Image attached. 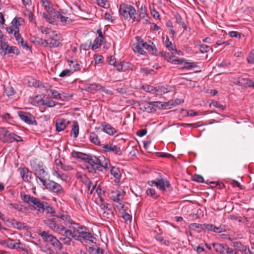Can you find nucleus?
I'll return each mask as SVG.
<instances>
[{"label": "nucleus", "mask_w": 254, "mask_h": 254, "mask_svg": "<svg viewBox=\"0 0 254 254\" xmlns=\"http://www.w3.org/2000/svg\"><path fill=\"white\" fill-rule=\"evenodd\" d=\"M171 185L170 183L164 178L157 179V188L161 190L165 191L166 188H170Z\"/></svg>", "instance_id": "obj_19"}, {"label": "nucleus", "mask_w": 254, "mask_h": 254, "mask_svg": "<svg viewBox=\"0 0 254 254\" xmlns=\"http://www.w3.org/2000/svg\"><path fill=\"white\" fill-rule=\"evenodd\" d=\"M56 16L57 18L59 19L62 23L66 22V20L68 18L67 17H65L59 13H58L56 14Z\"/></svg>", "instance_id": "obj_64"}, {"label": "nucleus", "mask_w": 254, "mask_h": 254, "mask_svg": "<svg viewBox=\"0 0 254 254\" xmlns=\"http://www.w3.org/2000/svg\"><path fill=\"white\" fill-rule=\"evenodd\" d=\"M108 62L110 65L115 66L117 63L116 59L113 56H110L108 57Z\"/></svg>", "instance_id": "obj_62"}, {"label": "nucleus", "mask_w": 254, "mask_h": 254, "mask_svg": "<svg viewBox=\"0 0 254 254\" xmlns=\"http://www.w3.org/2000/svg\"><path fill=\"white\" fill-rule=\"evenodd\" d=\"M176 20L177 22L179 24L182 26V27H183L184 30L187 29V25L185 24V23L184 22V21L183 20V19L181 16H180V15L176 16Z\"/></svg>", "instance_id": "obj_47"}, {"label": "nucleus", "mask_w": 254, "mask_h": 254, "mask_svg": "<svg viewBox=\"0 0 254 254\" xmlns=\"http://www.w3.org/2000/svg\"><path fill=\"white\" fill-rule=\"evenodd\" d=\"M212 105L213 106L221 109V110H224L225 109V106H224V105H223L222 104H220L217 101H212Z\"/></svg>", "instance_id": "obj_60"}, {"label": "nucleus", "mask_w": 254, "mask_h": 254, "mask_svg": "<svg viewBox=\"0 0 254 254\" xmlns=\"http://www.w3.org/2000/svg\"><path fill=\"white\" fill-rule=\"evenodd\" d=\"M116 67L118 71H126V70L132 69V65L128 62H120L117 63L114 66Z\"/></svg>", "instance_id": "obj_21"}, {"label": "nucleus", "mask_w": 254, "mask_h": 254, "mask_svg": "<svg viewBox=\"0 0 254 254\" xmlns=\"http://www.w3.org/2000/svg\"><path fill=\"white\" fill-rule=\"evenodd\" d=\"M29 84L30 86L39 88H44L45 87L44 85L41 82L33 78L31 79V80L29 81Z\"/></svg>", "instance_id": "obj_33"}, {"label": "nucleus", "mask_w": 254, "mask_h": 254, "mask_svg": "<svg viewBox=\"0 0 254 254\" xmlns=\"http://www.w3.org/2000/svg\"><path fill=\"white\" fill-rule=\"evenodd\" d=\"M102 127L104 131L109 135H113L116 132V129L109 124H105V123H104V124H102Z\"/></svg>", "instance_id": "obj_30"}, {"label": "nucleus", "mask_w": 254, "mask_h": 254, "mask_svg": "<svg viewBox=\"0 0 254 254\" xmlns=\"http://www.w3.org/2000/svg\"><path fill=\"white\" fill-rule=\"evenodd\" d=\"M153 106L154 107V109H155V112L156 111V109H169V107H168L167 102H162L160 101H156V102H152Z\"/></svg>", "instance_id": "obj_24"}, {"label": "nucleus", "mask_w": 254, "mask_h": 254, "mask_svg": "<svg viewBox=\"0 0 254 254\" xmlns=\"http://www.w3.org/2000/svg\"><path fill=\"white\" fill-rule=\"evenodd\" d=\"M163 42L165 47L169 51H175V52H177V50L176 49H175V46L173 45L172 42L170 41L169 38L168 36L166 37V39H165L164 37L163 38Z\"/></svg>", "instance_id": "obj_27"}, {"label": "nucleus", "mask_w": 254, "mask_h": 254, "mask_svg": "<svg viewBox=\"0 0 254 254\" xmlns=\"http://www.w3.org/2000/svg\"><path fill=\"white\" fill-rule=\"evenodd\" d=\"M44 211H45L47 214H51L52 215H54L55 213V211L54 210L53 208L48 203L45 205L44 208Z\"/></svg>", "instance_id": "obj_46"}, {"label": "nucleus", "mask_w": 254, "mask_h": 254, "mask_svg": "<svg viewBox=\"0 0 254 254\" xmlns=\"http://www.w3.org/2000/svg\"><path fill=\"white\" fill-rule=\"evenodd\" d=\"M89 139L91 143L96 145L100 146V140L98 136L94 132L90 133Z\"/></svg>", "instance_id": "obj_29"}, {"label": "nucleus", "mask_w": 254, "mask_h": 254, "mask_svg": "<svg viewBox=\"0 0 254 254\" xmlns=\"http://www.w3.org/2000/svg\"><path fill=\"white\" fill-rule=\"evenodd\" d=\"M121 192L120 191H115L112 190L110 193V197L114 201L117 202L121 205V208H123L124 205L120 202L121 200Z\"/></svg>", "instance_id": "obj_22"}, {"label": "nucleus", "mask_w": 254, "mask_h": 254, "mask_svg": "<svg viewBox=\"0 0 254 254\" xmlns=\"http://www.w3.org/2000/svg\"><path fill=\"white\" fill-rule=\"evenodd\" d=\"M40 103L42 105L47 107H53L56 105L55 102L50 98L48 97L41 99Z\"/></svg>", "instance_id": "obj_25"}, {"label": "nucleus", "mask_w": 254, "mask_h": 254, "mask_svg": "<svg viewBox=\"0 0 254 254\" xmlns=\"http://www.w3.org/2000/svg\"><path fill=\"white\" fill-rule=\"evenodd\" d=\"M119 14L122 16L125 20L130 21L132 20V22L140 21V19L137 18V13L135 8L131 5L122 3L120 5Z\"/></svg>", "instance_id": "obj_4"}, {"label": "nucleus", "mask_w": 254, "mask_h": 254, "mask_svg": "<svg viewBox=\"0 0 254 254\" xmlns=\"http://www.w3.org/2000/svg\"><path fill=\"white\" fill-rule=\"evenodd\" d=\"M137 43L132 45V49L134 52L139 53L141 55H145L146 52L142 49L141 42L142 39L139 37H136Z\"/></svg>", "instance_id": "obj_17"}, {"label": "nucleus", "mask_w": 254, "mask_h": 254, "mask_svg": "<svg viewBox=\"0 0 254 254\" xmlns=\"http://www.w3.org/2000/svg\"><path fill=\"white\" fill-rule=\"evenodd\" d=\"M57 176L61 178L63 181H66L68 179V176L61 172H56Z\"/></svg>", "instance_id": "obj_61"}, {"label": "nucleus", "mask_w": 254, "mask_h": 254, "mask_svg": "<svg viewBox=\"0 0 254 254\" xmlns=\"http://www.w3.org/2000/svg\"><path fill=\"white\" fill-rule=\"evenodd\" d=\"M43 17L46 19V20L50 23H54V18L51 16H49L47 14L43 13Z\"/></svg>", "instance_id": "obj_59"}, {"label": "nucleus", "mask_w": 254, "mask_h": 254, "mask_svg": "<svg viewBox=\"0 0 254 254\" xmlns=\"http://www.w3.org/2000/svg\"><path fill=\"white\" fill-rule=\"evenodd\" d=\"M69 123V122H67L66 120L64 119L57 120L56 122V130L58 132L63 131Z\"/></svg>", "instance_id": "obj_18"}, {"label": "nucleus", "mask_w": 254, "mask_h": 254, "mask_svg": "<svg viewBox=\"0 0 254 254\" xmlns=\"http://www.w3.org/2000/svg\"><path fill=\"white\" fill-rule=\"evenodd\" d=\"M77 228H72L71 230L67 229L65 227H62L58 230V232H65L66 235H69L75 240L82 242L83 240L88 241L93 243L95 238L93 234L89 231V230L85 227L80 226L78 224Z\"/></svg>", "instance_id": "obj_1"}, {"label": "nucleus", "mask_w": 254, "mask_h": 254, "mask_svg": "<svg viewBox=\"0 0 254 254\" xmlns=\"http://www.w3.org/2000/svg\"><path fill=\"white\" fill-rule=\"evenodd\" d=\"M45 224L52 230L56 233H57L60 235L65 236L64 237H61L60 238V240L62 241L64 244L70 246L73 244V242L71 239L69 237V235H66L64 231L63 232H58V230L62 227H65L63 225L60 224H57L55 221L51 219H48L45 221Z\"/></svg>", "instance_id": "obj_5"}, {"label": "nucleus", "mask_w": 254, "mask_h": 254, "mask_svg": "<svg viewBox=\"0 0 254 254\" xmlns=\"http://www.w3.org/2000/svg\"><path fill=\"white\" fill-rule=\"evenodd\" d=\"M79 127L78 123L76 121H74L72 126L70 135H73L74 138H76L79 134Z\"/></svg>", "instance_id": "obj_28"}, {"label": "nucleus", "mask_w": 254, "mask_h": 254, "mask_svg": "<svg viewBox=\"0 0 254 254\" xmlns=\"http://www.w3.org/2000/svg\"><path fill=\"white\" fill-rule=\"evenodd\" d=\"M50 92L54 99L57 100H62L60 93H59L57 90L52 89L50 90Z\"/></svg>", "instance_id": "obj_50"}, {"label": "nucleus", "mask_w": 254, "mask_h": 254, "mask_svg": "<svg viewBox=\"0 0 254 254\" xmlns=\"http://www.w3.org/2000/svg\"><path fill=\"white\" fill-rule=\"evenodd\" d=\"M0 244L10 249H19L24 250L25 247V245L21 243L19 240L14 242V241L10 238L6 240H0Z\"/></svg>", "instance_id": "obj_7"}, {"label": "nucleus", "mask_w": 254, "mask_h": 254, "mask_svg": "<svg viewBox=\"0 0 254 254\" xmlns=\"http://www.w3.org/2000/svg\"><path fill=\"white\" fill-rule=\"evenodd\" d=\"M210 50H211V48L206 45L201 44L200 45V51L201 53L208 52Z\"/></svg>", "instance_id": "obj_53"}, {"label": "nucleus", "mask_w": 254, "mask_h": 254, "mask_svg": "<svg viewBox=\"0 0 254 254\" xmlns=\"http://www.w3.org/2000/svg\"><path fill=\"white\" fill-rule=\"evenodd\" d=\"M89 155L85 154L82 152H76V156L78 158L82 159L83 160L87 161L89 157Z\"/></svg>", "instance_id": "obj_56"}, {"label": "nucleus", "mask_w": 254, "mask_h": 254, "mask_svg": "<svg viewBox=\"0 0 254 254\" xmlns=\"http://www.w3.org/2000/svg\"><path fill=\"white\" fill-rule=\"evenodd\" d=\"M142 107L144 111L148 113L155 112V109L153 106L152 102H145L142 104Z\"/></svg>", "instance_id": "obj_32"}, {"label": "nucleus", "mask_w": 254, "mask_h": 254, "mask_svg": "<svg viewBox=\"0 0 254 254\" xmlns=\"http://www.w3.org/2000/svg\"><path fill=\"white\" fill-rule=\"evenodd\" d=\"M226 244H221L218 243H213L211 244L212 248L214 249L217 253L220 254H226L225 250L226 248Z\"/></svg>", "instance_id": "obj_20"}, {"label": "nucleus", "mask_w": 254, "mask_h": 254, "mask_svg": "<svg viewBox=\"0 0 254 254\" xmlns=\"http://www.w3.org/2000/svg\"><path fill=\"white\" fill-rule=\"evenodd\" d=\"M233 83L235 85L245 87H254V82L249 78L241 77L234 78L233 79Z\"/></svg>", "instance_id": "obj_12"}, {"label": "nucleus", "mask_w": 254, "mask_h": 254, "mask_svg": "<svg viewBox=\"0 0 254 254\" xmlns=\"http://www.w3.org/2000/svg\"><path fill=\"white\" fill-rule=\"evenodd\" d=\"M141 88L147 92H151L154 91H156V88H155L152 86L149 85H144L142 86Z\"/></svg>", "instance_id": "obj_49"}, {"label": "nucleus", "mask_w": 254, "mask_h": 254, "mask_svg": "<svg viewBox=\"0 0 254 254\" xmlns=\"http://www.w3.org/2000/svg\"><path fill=\"white\" fill-rule=\"evenodd\" d=\"M97 4L102 7L107 8L109 4L107 0H97Z\"/></svg>", "instance_id": "obj_48"}, {"label": "nucleus", "mask_w": 254, "mask_h": 254, "mask_svg": "<svg viewBox=\"0 0 254 254\" xmlns=\"http://www.w3.org/2000/svg\"><path fill=\"white\" fill-rule=\"evenodd\" d=\"M44 189L49 191L57 194H62L64 193V189L59 184L52 180H48L45 182V184L42 185Z\"/></svg>", "instance_id": "obj_9"}, {"label": "nucleus", "mask_w": 254, "mask_h": 254, "mask_svg": "<svg viewBox=\"0 0 254 254\" xmlns=\"http://www.w3.org/2000/svg\"><path fill=\"white\" fill-rule=\"evenodd\" d=\"M140 70L145 75H147L148 74H153L155 73V71L153 69H150L147 68H142L140 69Z\"/></svg>", "instance_id": "obj_57"}, {"label": "nucleus", "mask_w": 254, "mask_h": 254, "mask_svg": "<svg viewBox=\"0 0 254 254\" xmlns=\"http://www.w3.org/2000/svg\"><path fill=\"white\" fill-rule=\"evenodd\" d=\"M11 223L14 228L20 230L27 229L28 227L25 223L20 222H18L15 219L11 220Z\"/></svg>", "instance_id": "obj_26"}, {"label": "nucleus", "mask_w": 254, "mask_h": 254, "mask_svg": "<svg viewBox=\"0 0 254 254\" xmlns=\"http://www.w3.org/2000/svg\"><path fill=\"white\" fill-rule=\"evenodd\" d=\"M20 176L24 182H28L31 179L32 172L26 167L19 168Z\"/></svg>", "instance_id": "obj_15"}, {"label": "nucleus", "mask_w": 254, "mask_h": 254, "mask_svg": "<svg viewBox=\"0 0 254 254\" xmlns=\"http://www.w3.org/2000/svg\"><path fill=\"white\" fill-rule=\"evenodd\" d=\"M189 227L192 230L197 231L198 232H201L203 230V224L194 223L190 224Z\"/></svg>", "instance_id": "obj_38"}, {"label": "nucleus", "mask_w": 254, "mask_h": 254, "mask_svg": "<svg viewBox=\"0 0 254 254\" xmlns=\"http://www.w3.org/2000/svg\"><path fill=\"white\" fill-rule=\"evenodd\" d=\"M34 197V196H31L28 194L21 195V198L23 200V201L29 205H31V202Z\"/></svg>", "instance_id": "obj_40"}, {"label": "nucleus", "mask_w": 254, "mask_h": 254, "mask_svg": "<svg viewBox=\"0 0 254 254\" xmlns=\"http://www.w3.org/2000/svg\"><path fill=\"white\" fill-rule=\"evenodd\" d=\"M170 88L168 86L158 87L156 89V91L161 94H165L170 91Z\"/></svg>", "instance_id": "obj_41"}, {"label": "nucleus", "mask_w": 254, "mask_h": 254, "mask_svg": "<svg viewBox=\"0 0 254 254\" xmlns=\"http://www.w3.org/2000/svg\"><path fill=\"white\" fill-rule=\"evenodd\" d=\"M203 230H207L209 231H215V226L211 224H203Z\"/></svg>", "instance_id": "obj_45"}, {"label": "nucleus", "mask_w": 254, "mask_h": 254, "mask_svg": "<svg viewBox=\"0 0 254 254\" xmlns=\"http://www.w3.org/2000/svg\"><path fill=\"white\" fill-rule=\"evenodd\" d=\"M184 66L182 67V68H186L188 69H190L193 67H195L196 66L195 64L194 63H190V62H187L185 61V62L183 64Z\"/></svg>", "instance_id": "obj_43"}, {"label": "nucleus", "mask_w": 254, "mask_h": 254, "mask_svg": "<svg viewBox=\"0 0 254 254\" xmlns=\"http://www.w3.org/2000/svg\"><path fill=\"white\" fill-rule=\"evenodd\" d=\"M19 18H14L12 22V25L6 28V31L10 34H13L18 44L20 45L24 49H28V46L26 42H25L19 34Z\"/></svg>", "instance_id": "obj_3"}, {"label": "nucleus", "mask_w": 254, "mask_h": 254, "mask_svg": "<svg viewBox=\"0 0 254 254\" xmlns=\"http://www.w3.org/2000/svg\"><path fill=\"white\" fill-rule=\"evenodd\" d=\"M94 60L96 64H99L103 63V57L99 54H96L94 57Z\"/></svg>", "instance_id": "obj_42"}, {"label": "nucleus", "mask_w": 254, "mask_h": 254, "mask_svg": "<svg viewBox=\"0 0 254 254\" xmlns=\"http://www.w3.org/2000/svg\"><path fill=\"white\" fill-rule=\"evenodd\" d=\"M41 236L43 239L51 244L54 247L58 250H62L63 248V244L53 235L49 234L48 232L43 231Z\"/></svg>", "instance_id": "obj_8"}, {"label": "nucleus", "mask_w": 254, "mask_h": 254, "mask_svg": "<svg viewBox=\"0 0 254 254\" xmlns=\"http://www.w3.org/2000/svg\"><path fill=\"white\" fill-rule=\"evenodd\" d=\"M103 41L100 38H96L91 45V49L94 50L99 48L102 45Z\"/></svg>", "instance_id": "obj_35"}, {"label": "nucleus", "mask_w": 254, "mask_h": 254, "mask_svg": "<svg viewBox=\"0 0 254 254\" xmlns=\"http://www.w3.org/2000/svg\"><path fill=\"white\" fill-rule=\"evenodd\" d=\"M162 57L164 58L167 61L171 63V59L172 56H171L169 53L166 52H163L161 53Z\"/></svg>", "instance_id": "obj_55"}, {"label": "nucleus", "mask_w": 254, "mask_h": 254, "mask_svg": "<svg viewBox=\"0 0 254 254\" xmlns=\"http://www.w3.org/2000/svg\"><path fill=\"white\" fill-rule=\"evenodd\" d=\"M192 180L193 181L198 182V183H203L204 182V179L202 176L200 175L195 174L192 177Z\"/></svg>", "instance_id": "obj_51"}, {"label": "nucleus", "mask_w": 254, "mask_h": 254, "mask_svg": "<svg viewBox=\"0 0 254 254\" xmlns=\"http://www.w3.org/2000/svg\"><path fill=\"white\" fill-rule=\"evenodd\" d=\"M183 100H181L179 99H176L175 100H169L167 102V104L168 107H169V109L171 108L173 106H175L176 105L180 104L181 103L183 102Z\"/></svg>", "instance_id": "obj_39"}, {"label": "nucleus", "mask_w": 254, "mask_h": 254, "mask_svg": "<svg viewBox=\"0 0 254 254\" xmlns=\"http://www.w3.org/2000/svg\"><path fill=\"white\" fill-rule=\"evenodd\" d=\"M33 169L35 172L36 181H38V180H39L42 185L45 184L48 175L47 172L45 171L43 165L39 164L37 166H34Z\"/></svg>", "instance_id": "obj_10"}, {"label": "nucleus", "mask_w": 254, "mask_h": 254, "mask_svg": "<svg viewBox=\"0 0 254 254\" xmlns=\"http://www.w3.org/2000/svg\"><path fill=\"white\" fill-rule=\"evenodd\" d=\"M57 218H58L64 221V226L65 228L67 225H78V223H75L73 220H72L70 216L64 213H59L58 215H55Z\"/></svg>", "instance_id": "obj_13"}, {"label": "nucleus", "mask_w": 254, "mask_h": 254, "mask_svg": "<svg viewBox=\"0 0 254 254\" xmlns=\"http://www.w3.org/2000/svg\"><path fill=\"white\" fill-rule=\"evenodd\" d=\"M9 205L11 206L14 209L20 212H24L26 209L22 205L19 203H10Z\"/></svg>", "instance_id": "obj_37"}, {"label": "nucleus", "mask_w": 254, "mask_h": 254, "mask_svg": "<svg viewBox=\"0 0 254 254\" xmlns=\"http://www.w3.org/2000/svg\"><path fill=\"white\" fill-rule=\"evenodd\" d=\"M247 61L249 64H254V49L250 53Z\"/></svg>", "instance_id": "obj_52"}, {"label": "nucleus", "mask_w": 254, "mask_h": 254, "mask_svg": "<svg viewBox=\"0 0 254 254\" xmlns=\"http://www.w3.org/2000/svg\"><path fill=\"white\" fill-rule=\"evenodd\" d=\"M226 254H237V252L233 250L232 248H230L227 245H226V250H225Z\"/></svg>", "instance_id": "obj_63"}, {"label": "nucleus", "mask_w": 254, "mask_h": 254, "mask_svg": "<svg viewBox=\"0 0 254 254\" xmlns=\"http://www.w3.org/2000/svg\"><path fill=\"white\" fill-rule=\"evenodd\" d=\"M45 42L46 45L49 46L50 47H57L60 44V42L53 38H50L49 40H45Z\"/></svg>", "instance_id": "obj_34"}, {"label": "nucleus", "mask_w": 254, "mask_h": 254, "mask_svg": "<svg viewBox=\"0 0 254 254\" xmlns=\"http://www.w3.org/2000/svg\"><path fill=\"white\" fill-rule=\"evenodd\" d=\"M110 173L116 179H120L121 175L119 168L112 167L110 170Z\"/></svg>", "instance_id": "obj_36"}, {"label": "nucleus", "mask_w": 254, "mask_h": 254, "mask_svg": "<svg viewBox=\"0 0 254 254\" xmlns=\"http://www.w3.org/2000/svg\"><path fill=\"white\" fill-rule=\"evenodd\" d=\"M110 165L109 159L104 156L97 158L95 156L89 155L86 162V167L90 173H95L96 171L103 172L109 168Z\"/></svg>", "instance_id": "obj_2"}, {"label": "nucleus", "mask_w": 254, "mask_h": 254, "mask_svg": "<svg viewBox=\"0 0 254 254\" xmlns=\"http://www.w3.org/2000/svg\"><path fill=\"white\" fill-rule=\"evenodd\" d=\"M18 115L20 119L29 125H37L35 117L29 113L22 111L18 112Z\"/></svg>", "instance_id": "obj_11"}, {"label": "nucleus", "mask_w": 254, "mask_h": 254, "mask_svg": "<svg viewBox=\"0 0 254 254\" xmlns=\"http://www.w3.org/2000/svg\"><path fill=\"white\" fill-rule=\"evenodd\" d=\"M0 140L3 142H12L14 141H21V137L14 133L9 132L3 127H0Z\"/></svg>", "instance_id": "obj_6"}, {"label": "nucleus", "mask_w": 254, "mask_h": 254, "mask_svg": "<svg viewBox=\"0 0 254 254\" xmlns=\"http://www.w3.org/2000/svg\"><path fill=\"white\" fill-rule=\"evenodd\" d=\"M33 205L34 206V209H36L38 208V211L40 213H42L44 212V207L46 204H47V203L43 201H41L39 199L37 198L36 197H34L31 202V205Z\"/></svg>", "instance_id": "obj_14"}, {"label": "nucleus", "mask_w": 254, "mask_h": 254, "mask_svg": "<svg viewBox=\"0 0 254 254\" xmlns=\"http://www.w3.org/2000/svg\"><path fill=\"white\" fill-rule=\"evenodd\" d=\"M146 194L153 198H156L158 197L156 191L154 189L149 188L146 190Z\"/></svg>", "instance_id": "obj_44"}, {"label": "nucleus", "mask_w": 254, "mask_h": 254, "mask_svg": "<svg viewBox=\"0 0 254 254\" xmlns=\"http://www.w3.org/2000/svg\"><path fill=\"white\" fill-rule=\"evenodd\" d=\"M5 93L8 97H10L14 94L15 91L12 87H9L5 89Z\"/></svg>", "instance_id": "obj_54"}, {"label": "nucleus", "mask_w": 254, "mask_h": 254, "mask_svg": "<svg viewBox=\"0 0 254 254\" xmlns=\"http://www.w3.org/2000/svg\"><path fill=\"white\" fill-rule=\"evenodd\" d=\"M187 112V116H190V117H193V116H196L199 115H201L202 114H199L197 112L194 111L192 110H190L189 111H186Z\"/></svg>", "instance_id": "obj_58"}, {"label": "nucleus", "mask_w": 254, "mask_h": 254, "mask_svg": "<svg viewBox=\"0 0 254 254\" xmlns=\"http://www.w3.org/2000/svg\"><path fill=\"white\" fill-rule=\"evenodd\" d=\"M154 238L161 245L168 247L170 244V242L168 240L164 239L160 234H156L154 236Z\"/></svg>", "instance_id": "obj_31"}, {"label": "nucleus", "mask_w": 254, "mask_h": 254, "mask_svg": "<svg viewBox=\"0 0 254 254\" xmlns=\"http://www.w3.org/2000/svg\"><path fill=\"white\" fill-rule=\"evenodd\" d=\"M147 8L144 4H142L138 9L139 16L140 19H144L147 22H148L147 20L148 15L147 14Z\"/></svg>", "instance_id": "obj_23"}, {"label": "nucleus", "mask_w": 254, "mask_h": 254, "mask_svg": "<svg viewBox=\"0 0 254 254\" xmlns=\"http://www.w3.org/2000/svg\"><path fill=\"white\" fill-rule=\"evenodd\" d=\"M102 148L105 152L112 151L115 154L119 155L122 154L120 147L115 145L112 144L103 145Z\"/></svg>", "instance_id": "obj_16"}]
</instances>
